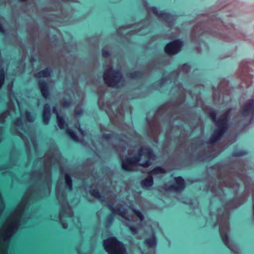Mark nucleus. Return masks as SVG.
I'll list each match as a JSON object with an SVG mask.
<instances>
[{"instance_id":"obj_26","label":"nucleus","mask_w":254,"mask_h":254,"mask_svg":"<svg viewBox=\"0 0 254 254\" xmlns=\"http://www.w3.org/2000/svg\"><path fill=\"white\" fill-rule=\"evenodd\" d=\"M75 128H76L80 132V133L83 135V136H84V131L83 130H82V129L80 128L79 127V124L78 123H77V124H76L75 125Z\"/></svg>"},{"instance_id":"obj_14","label":"nucleus","mask_w":254,"mask_h":254,"mask_svg":"<svg viewBox=\"0 0 254 254\" xmlns=\"http://www.w3.org/2000/svg\"><path fill=\"white\" fill-rule=\"evenodd\" d=\"M149 13H153L159 17L163 18L166 21H169L171 18V16L164 11H158L156 7H151L147 9Z\"/></svg>"},{"instance_id":"obj_25","label":"nucleus","mask_w":254,"mask_h":254,"mask_svg":"<svg viewBox=\"0 0 254 254\" xmlns=\"http://www.w3.org/2000/svg\"><path fill=\"white\" fill-rule=\"evenodd\" d=\"M3 21V18L0 16V32L2 33H4V31L2 28V22Z\"/></svg>"},{"instance_id":"obj_2","label":"nucleus","mask_w":254,"mask_h":254,"mask_svg":"<svg viewBox=\"0 0 254 254\" xmlns=\"http://www.w3.org/2000/svg\"><path fill=\"white\" fill-rule=\"evenodd\" d=\"M8 97L10 100L13 102V98H14L16 101L20 111L21 118L17 121L14 122V126L16 128L15 130L14 131L15 133H17L24 141L25 145L27 148H30L31 145L33 146L34 148L36 147L35 137L32 134L30 129H25L24 128V123L22 120L26 119L29 122H32L34 121V118L30 115V113L26 111L24 112L21 109V105L20 103L18 101L17 99L15 98L14 93L11 91L12 88V83H11L8 85Z\"/></svg>"},{"instance_id":"obj_30","label":"nucleus","mask_w":254,"mask_h":254,"mask_svg":"<svg viewBox=\"0 0 254 254\" xmlns=\"http://www.w3.org/2000/svg\"><path fill=\"white\" fill-rule=\"evenodd\" d=\"M82 111L81 109L79 110L78 109H76L75 110V114L76 115H80L81 113H82Z\"/></svg>"},{"instance_id":"obj_6","label":"nucleus","mask_w":254,"mask_h":254,"mask_svg":"<svg viewBox=\"0 0 254 254\" xmlns=\"http://www.w3.org/2000/svg\"><path fill=\"white\" fill-rule=\"evenodd\" d=\"M61 185L60 181H59L56 185V192L57 198L62 205V209L59 214V219L64 229H66L67 227V225L66 223H64V218L67 217H71L72 216L73 213L71 208L66 203L64 191L63 189H61Z\"/></svg>"},{"instance_id":"obj_7","label":"nucleus","mask_w":254,"mask_h":254,"mask_svg":"<svg viewBox=\"0 0 254 254\" xmlns=\"http://www.w3.org/2000/svg\"><path fill=\"white\" fill-rule=\"evenodd\" d=\"M231 111V110L228 111L222 116L221 119L218 120H216V119L215 113L213 111L211 112L210 114V117L212 120L215 122L217 127V129L214 131L210 138V142L211 143H214L217 141L226 131L228 127L227 123V118Z\"/></svg>"},{"instance_id":"obj_20","label":"nucleus","mask_w":254,"mask_h":254,"mask_svg":"<svg viewBox=\"0 0 254 254\" xmlns=\"http://www.w3.org/2000/svg\"><path fill=\"white\" fill-rule=\"evenodd\" d=\"M50 74V71L48 68L44 70L41 71L38 73L36 74L35 76L37 78L48 77Z\"/></svg>"},{"instance_id":"obj_13","label":"nucleus","mask_w":254,"mask_h":254,"mask_svg":"<svg viewBox=\"0 0 254 254\" xmlns=\"http://www.w3.org/2000/svg\"><path fill=\"white\" fill-rule=\"evenodd\" d=\"M176 184L169 187H166V189L169 190H173L179 192L185 188V182L184 179L180 177H177L175 179Z\"/></svg>"},{"instance_id":"obj_31","label":"nucleus","mask_w":254,"mask_h":254,"mask_svg":"<svg viewBox=\"0 0 254 254\" xmlns=\"http://www.w3.org/2000/svg\"><path fill=\"white\" fill-rule=\"evenodd\" d=\"M246 154L245 152L240 151L239 153H235L234 155L235 156H243Z\"/></svg>"},{"instance_id":"obj_33","label":"nucleus","mask_w":254,"mask_h":254,"mask_svg":"<svg viewBox=\"0 0 254 254\" xmlns=\"http://www.w3.org/2000/svg\"><path fill=\"white\" fill-rule=\"evenodd\" d=\"M110 218H111V219H113V216H112V215H111L110 216Z\"/></svg>"},{"instance_id":"obj_4","label":"nucleus","mask_w":254,"mask_h":254,"mask_svg":"<svg viewBox=\"0 0 254 254\" xmlns=\"http://www.w3.org/2000/svg\"><path fill=\"white\" fill-rule=\"evenodd\" d=\"M23 210L18 207L11 216L6 220L0 231V240L7 243L13 234L20 226Z\"/></svg>"},{"instance_id":"obj_5","label":"nucleus","mask_w":254,"mask_h":254,"mask_svg":"<svg viewBox=\"0 0 254 254\" xmlns=\"http://www.w3.org/2000/svg\"><path fill=\"white\" fill-rule=\"evenodd\" d=\"M60 160V154L57 150H54L52 152L50 151L45 155L44 159L45 171L40 174V177L41 179L43 180L47 187L48 194L50 193L51 185L50 167L53 164L55 165L56 163L59 164Z\"/></svg>"},{"instance_id":"obj_27","label":"nucleus","mask_w":254,"mask_h":254,"mask_svg":"<svg viewBox=\"0 0 254 254\" xmlns=\"http://www.w3.org/2000/svg\"><path fill=\"white\" fill-rule=\"evenodd\" d=\"M102 55L104 57H107L109 55V52L107 50L104 49L102 50Z\"/></svg>"},{"instance_id":"obj_3","label":"nucleus","mask_w":254,"mask_h":254,"mask_svg":"<svg viewBox=\"0 0 254 254\" xmlns=\"http://www.w3.org/2000/svg\"><path fill=\"white\" fill-rule=\"evenodd\" d=\"M122 166L124 170L126 171H136L140 166L147 167L150 165V160H154L155 156L152 150L148 147L140 148L137 156L133 157L124 158L120 155Z\"/></svg>"},{"instance_id":"obj_32","label":"nucleus","mask_w":254,"mask_h":254,"mask_svg":"<svg viewBox=\"0 0 254 254\" xmlns=\"http://www.w3.org/2000/svg\"><path fill=\"white\" fill-rule=\"evenodd\" d=\"M104 136L107 138H109V134H105Z\"/></svg>"},{"instance_id":"obj_24","label":"nucleus","mask_w":254,"mask_h":254,"mask_svg":"<svg viewBox=\"0 0 254 254\" xmlns=\"http://www.w3.org/2000/svg\"><path fill=\"white\" fill-rule=\"evenodd\" d=\"M190 67L188 64H184L182 67L181 70L185 72H187L190 70Z\"/></svg>"},{"instance_id":"obj_8","label":"nucleus","mask_w":254,"mask_h":254,"mask_svg":"<svg viewBox=\"0 0 254 254\" xmlns=\"http://www.w3.org/2000/svg\"><path fill=\"white\" fill-rule=\"evenodd\" d=\"M103 78L109 86L119 87L123 84L124 81L120 72L113 71L110 66L105 68Z\"/></svg>"},{"instance_id":"obj_21","label":"nucleus","mask_w":254,"mask_h":254,"mask_svg":"<svg viewBox=\"0 0 254 254\" xmlns=\"http://www.w3.org/2000/svg\"><path fill=\"white\" fill-rule=\"evenodd\" d=\"M65 178V183L66 186L67 187L68 190H72V181L71 179L67 174H65L64 175Z\"/></svg>"},{"instance_id":"obj_19","label":"nucleus","mask_w":254,"mask_h":254,"mask_svg":"<svg viewBox=\"0 0 254 254\" xmlns=\"http://www.w3.org/2000/svg\"><path fill=\"white\" fill-rule=\"evenodd\" d=\"M153 178L152 176H149L142 181L141 186L143 188H148L153 185Z\"/></svg>"},{"instance_id":"obj_1","label":"nucleus","mask_w":254,"mask_h":254,"mask_svg":"<svg viewBox=\"0 0 254 254\" xmlns=\"http://www.w3.org/2000/svg\"><path fill=\"white\" fill-rule=\"evenodd\" d=\"M90 194L102 202H107L113 214H117L122 216L124 219L123 220V223L129 227L133 234H135L137 233V231H140L142 227L145 228V227L149 226L150 229L152 231V235L150 239L146 240L145 244L148 248L154 249L156 245V239L153 230L155 229V227L159 229L158 224L154 223L153 225H151L150 224V222L148 221L146 223L145 226H142L143 216L139 211L129 207V209L133 213V216H131L130 219L127 215L128 210L126 211L125 209H116L113 207L115 198L112 194H107L106 196L102 195L97 190L94 189L90 190ZM143 254H146V253H143ZM150 254H155L154 250L150 252Z\"/></svg>"},{"instance_id":"obj_18","label":"nucleus","mask_w":254,"mask_h":254,"mask_svg":"<svg viewBox=\"0 0 254 254\" xmlns=\"http://www.w3.org/2000/svg\"><path fill=\"white\" fill-rule=\"evenodd\" d=\"M53 112L57 115L58 126L61 129H64L67 125L65 124L63 118L59 115L56 108L53 109Z\"/></svg>"},{"instance_id":"obj_17","label":"nucleus","mask_w":254,"mask_h":254,"mask_svg":"<svg viewBox=\"0 0 254 254\" xmlns=\"http://www.w3.org/2000/svg\"><path fill=\"white\" fill-rule=\"evenodd\" d=\"M14 110H11L10 111H6L0 115V123H2L11 118L12 115L14 113Z\"/></svg>"},{"instance_id":"obj_11","label":"nucleus","mask_w":254,"mask_h":254,"mask_svg":"<svg viewBox=\"0 0 254 254\" xmlns=\"http://www.w3.org/2000/svg\"><path fill=\"white\" fill-rule=\"evenodd\" d=\"M253 117H254V101L251 100L242 107L241 114L237 118H240L242 120H251Z\"/></svg>"},{"instance_id":"obj_10","label":"nucleus","mask_w":254,"mask_h":254,"mask_svg":"<svg viewBox=\"0 0 254 254\" xmlns=\"http://www.w3.org/2000/svg\"><path fill=\"white\" fill-rule=\"evenodd\" d=\"M218 222L220 225V233L223 242L232 251L235 253H237L236 250L237 248L232 243L230 244L228 240L227 233L229 228L227 222V216L226 215L222 218L219 217Z\"/></svg>"},{"instance_id":"obj_16","label":"nucleus","mask_w":254,"mask_h":254,"mask_svg":"<svg viewBox=\"0 0 254 254\" xmlns=\"http://www.w3.org/2000/svg\"><path fill=\"white\" fill-rule=\"evenodd\" d=\"M39 85L42 95L44 98H46L49 94L47 84L43 80H40L39 81Z\"/></svg>"},{"instance_id":"obj_23","label":"nucleus","mask_w":254,"mask_h":254,"mask_svg":"<svg viewBox=\"0 0 254 254\" xmlns=\"http://www.w3.org/2000/svg\"><path fill=\"white\" fill-rule=\"evenodd\" d=\"M165 173V170L163 168L158 167L154 168L152 171L151 174L152 175H157L160 174H164Z\"/></svg>"},{"instance_id":"obj_12","label":"nucleus","mask_w":254,"mask_h":254,"mask_svg":"<svg viewBox=\"0 0 254 254\" xmlns=\"http://www.w3.org/2000/svg\"><path fill=\"white\" fill-rule=\"evenodd\" d=\"M183 45L182 42L180 40H175L167 44L165 48V52L169 55H175L181 50Z\"/></svg>"},{"instance_id":"obj_22","label":"nucleus","mask_w":254,"mask_h":254,"mask_svg":"<svg viewBox=\"0 0 254 254\" xmlns=\"http://www.w3.org/2000/svg\"><path fill=\"white\" fill-rule=\"evenodd\" d=\"M66 134L69 135L71 138L75 141L78 142L79 141L77 135L70 129L67 128L66 130Z\"/></svg>"},{"instance_id":"obj_28","label":"nucleus","mask_w":254,"mask_h":254,"mask_svg":"<svg viewBox=\"0 0 254 254\" xmlns=\"http://www.w3.org/2000/svg\"><path fill=\"white\" fill-rule=\"evenodd\" d=\"M62 104L64 107H67L70 105V102L68 101H64L62 102Z\"/></svg>"},{"instance_id":"obj_9","label":"nucleus","mask_w":254,"mask_h":254,"mask_svg":"<svg viewBox=\"0 0 254 254\" xmlns=\"http://www.w3.org/2000/svg\"><path fill=\"white\" fill-rule=\"evenodd\" d=\"M103 245L109 254H127L124 245L115 238H111L105 240Z\"/></svg>"},{"instance_id":"obj_29","label":"nucleus","mask_w":254,"mask_h":254,"mask_svg":"<svg viewBox=\"0 0 254 254\" xmlns=\"http://www.w3.org/2000/svg\"><path fill=\"white\" fill-rule=\"evenodd\" d=\"M226 187H229V188H234V182H230L229 183H227L225 184Z\"/></svg>"},{"instance_id":"obj_15","label":"nucleus","mask_w":254,"mask_h":254,"mask_svg":"<svg viewBox=\"0 0 254 254\" xmlns=\"http://www.w3.org/2000/svg\"><path fill=\"white\" fill-rule=\"evenodd\" d=\"M50 118V106L48 104L45 105L44 107V111L43 114V123L47 125L49 123Z\"/></svg>"}]
</instances>
